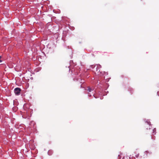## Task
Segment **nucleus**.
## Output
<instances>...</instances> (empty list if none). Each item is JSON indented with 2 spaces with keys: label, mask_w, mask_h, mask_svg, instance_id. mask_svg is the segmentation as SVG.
<instances>
[{
  "label": "nucleus",
  "mask_w": 159,
  "mask_h": 159,
  "mask_svg": "<svg viewBox=\"0 0 159 159\" xmlns=\"http://www.w3.org/2000/svg\"><path fill=\"white\" fill-rule=\"evenodd\" d=\"M21 91V89L19 88H16L14 90V92L15 94L16 95H19Z\"/></svg>",
  "instance_id": "1"
},
{
  "label": "nucleus",
  "mask_w": 159,
  "mask_h": 159,
  "mask_svg": "<svg viewBox=\"0 0 159 159\" xmlns=\"http://www.w3.org/2000/svg\"><path fill=\"white\" fill-rule=\"evenodd\" d=\"M145 127L147 129H148V128L149 129H151L150 128V122H146L145 125Z\"/></svg>",
  "instance_id": "2"
},
{
  "label": "nucleus",
  "mask_w": 159,
  "mask_h": 159,
  "mask_svg": "<svg viewBox=\"0 0 159 159\" xmlns=\"http://www.w3.org/2000/svg\"><path fill=\"white\" fill-rule=\"evenodd\" d=\"M88 90L89 92H91L92 90H93L91 88H89V87H88Z\"/></svg>",
  "instance_id": "3"
},
{
  "label": "nucleus",
  "mask_w": 159,
  "mask_h": 159,
  "mask_svg": "<svg viewBox=\"0 0 159 159\" xmlns=\"http://www.w3.org/2000/svg\"><path fill=\"white\" fill-rule=\"evenodd\" d=\"M2 58L1 56H0V62H2V61L1 60V59Z\"/></svg>",
  "instance_id": "4"
},
{
  "label": "nucleus",
  "mask_w": 159,
  "mask_h": 159,
  "mask_svg": "<svg viewBox=\"0 0 159 159\" xmlns=\"http://www.w3.org/2000/svg\"><path fill=\"white\" fill-rule=\"evenodd\" d=\"M88 93V95H89V96H91V95H90V94L89 93Z\"/></svg>",
  "instance_id": "5"
},
{
  "label": "nucleus",
  "mask_w": 159,
  "mask_h": 159,
  "mask_svg": "<svg viewBox=\"0 0 159 159\" xmlns=\"http://www.w3.org/2000/svg\"><path fill=\"white\" fill-rule=\"evenodd\" d=\"M93 95L94 97L95 98H97V97H95V96L94 95V94H93Z\"/></svg>",
  "instance_id": "6"
}]
</instances>
